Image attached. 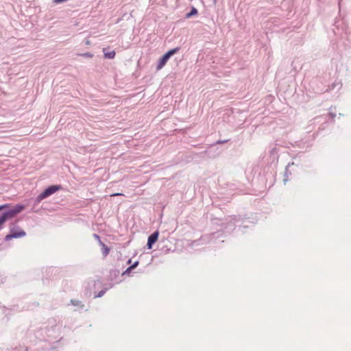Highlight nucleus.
Returning a JSON list of instances; mask_svg holds the SVG:
<instances>
[{
	"mask_svg": "<svg viewBox=\"0 0 351 351\" xmlns=\"http://www.w3.org/2000/svg\"><path fill=\"white\" fill-rule=\"evenodd\" d=\"M24 208L23 205H16L13 209L4 213L0 217V230L6 220L13 218L18 213H21Z\"/></svg>",
	"mask_w": 351,
	"mask_h": 351,
	"instance_id": "obj_1",
	"label": "nucleus"
},
{
	"mask_svg": "<svg viewBox=\"0 0 351 351\" xmlns=\"http://www.w3.org/2000/svg\"><path fill=\"white\" fill-rule=\"evenodd\" d=\"M179 51V48L176 47L175 49L169 50L159 60V62L157 65V70H160L167 63L169 58L175 54L176 52Z\"/></svg>",
	"mask_w": 351,
	"mask_h": 351,
	"instance_id": "obj_2",
	"label": "nucleus"
},
{
	"mask_svg": "<svg viewBox=\"0 0 351 351\" xmlns=\"http://www.w3.org/2000/svg\"><path fill=\"white\" fill-rule=\"evenodd\" d=\"M60 186L58 185H53L49 187H48L47 189H45L43 193H41L38 196V200H43L45 199L46 197H49V195L55 193L56 191L60 189Z\"/></svg>",
	"mask_w": 351,
	"mask_h": 351,
	"instance_id": "obj_3",
	"label": "nucleus"
},
{
	"mask_svg": "<svg viewBox=\"0 0 351 351\" xmlns=\"http://www.w3.org/2000/svg\"><path fill=\"white\" fill-rule=\"evenodd\" d=\"M26 233L23 230H19L18 231H14L11 230L10 233L5 236V239L9 241L12 239L20 238L25 236Z\"/></svg>",
	"mask_w": 351,
	"mask_h": 351,
	"instance_id": "obj_4",
	"label": "nucleus"
},
{
	"mask_svg": "<svg viewBox=\"0 0 351 351\" xmlns=\"http://www.w3.org/2000/svg\"><path fill=\"white\" fill-rule=\"evenodd\" d=\"M158 237V232H154L152 234H151L149 237L148 241H147V247L149 249L152 248L153 243H154L157 241Z\"/></svg>",
	"mask_w": 351,
	"mask_h": 351,
	"instance_id": "obj_5",
	"label": "nucleus"
},
{
	"mask_svg": "<svg viewBox=\"0 0 351 351\" xmlns=\"http://www.w3.org/2000/svg\"><path fill=\"white\" fill-rule=\"evenodd\" d=\"M103 52L104 57L108 59H112L115 57L116 53L114 50H110L109 47L104 48Z\"/></svg>",
	"mask_w": 351,
	"mask_h": 351,
	"instance_id": "obj_6",
	"label": "nucleus"
},
{
	"mask_svg": "<svg viewBox=\"0 0 351 351\" xmlns=\"http://www.w3.org/2000/svg\"><path fill=\"white\" fill-rule=\"evenodd\" d=\"M197 14V10L195 8H192L191 12L186 14V17L190 18L193 15H196Z\"/></svg>",
	"mask_w": 351,
	"mask_h": 351,
	"instance_id": "obj_7",
	"label": "nucleus"
},
{
	"mask_svg": "<svg viewBox=\"0 0 351 351\" xmlns=\"http://www.w3.org/2000/svg\"><path fill=\"white\" fill-rule=\"evenodd\" d=\"M101 244L103 245L104 247V251H103V254L104 255L106 256L108 255V254L109 253V248L108 247H106L104 243H102L101 241H100Z\"/></svg>",
	"mask_w": 351,
	"mask_h": 351,
	"instance_id": "obj_8",
	"label": "nucleus"
},
{
	"mask_svg": "<svg viewBox=\"0 0 351 351\" xmlns=\"http://www.w3.org/2000/svg\"><path fill=\"white\" fill-rule=\"evenodd\" d=\"M132 270V269L131 268V267L130 266L128 268H127V269L123 272V275L124 274H130L131 272V271Z\"/></svg>",
	"mask_w": 351,
	"mask_h": 351,
	"instance_id": "obj_9",
	"label": "nucleus"
},
{
	"mask_svg": "<svg viewBox=\"0 0 351 351\" xmlns=\"http://www.w3.org/2000/svg\"><path fill=\"white\" fill-rule=\"evenodd\" d=\"M83 56L84 57H87V58H92L93 56V55L90 53H85L84 54H82Z\"/></svg>",
	"mask_w": 351,
	"mask_h": 351,
	"instance_id": "obj_10",
	"label": "nucleus"
},
{
	"mask_svg": "<svg viewBox=\"0 0 351 351\" xmlns=\"http://www.w3.org/2000/svg\"><path fill=\"white\" fill-rule=\"evenodd\" d=\"M138 265V261H136L134 264H132L130 267L132 269L136 268Z\"/></svg>",
	"mask_w": 351,
	"mask_h": 351,
	"instance_id": "obj_11",
	"label": "nucleus"
},
{
	"mask_svg": "<svg viewBox=\"0 0 351 351\" xmlns=\"http://www.w3.org/2000/svg\"><path fill=\"white\" fill-rule=\"evenodd\" d=\"M67 0H53V2L55 3H62V2H65Z\"/></svg>",
	"mask_w": 351,
	"mask_h": 351,
	"instance_id": "obj_12",
	"label": "nucleus"
},
{
	"mask_svg": "<svg viewBox=\"0 0 351 351\" xmlns=\"http://www.w3.org/2000/svg\"><path fill=\"white\" fill-rule=\"evenodd\" d=\"M8 204L1 205V206H0V210L4 209L5 208H8Z\"/></svg>",
	"mask_w": 351,
	"mask_h": 351,
	"instance_id": "obj_13",
	"label": "nucleus"
},
{
	"mask_svg": "<svg viewBox=\"0 0 351 351\" xmlns=\"http://www.w3.org/2000/svg\"><path fill=\"white\" fill-rule=\"evenodd\" d=\"M123 195L122 193H117L112 194L111 196L113 197V196H118V195Z\"/></svg>",
	"mask_w": 351,
	"mask_h": 351,
	"instance_id": "obj_14",
	"label": "nucleus"
},
{
	"mask_svg": "<svg viewBox=\"0 0 351 351\" xmlns=\"http://www.w3.org/2000/svg\"><path fill=\"white\" fill-rule=\"evenodd\" d=\"M128 264H131V259L128 261Z\"/></svg>",
	"mask_w": 351,
	"mask_h": 351,
	"instance_id": "obj_15",
	"label": "nucleus"
},
{
	"mask_svg": "<svg viewBox=\"0 0 351 351\" xmlns=\"http://www.w3.org/2000/svg\"><path fill=\"white\" fill-rule=\"evenodd\" d=\"M95 237H97V239H99V236H97V235H95Z\"/></svg>",
	"mask_w": 351,
	"mask_h": 351,
	"instance_id": "obj_16",
	"label": "nucleus"
}]
</instances>
